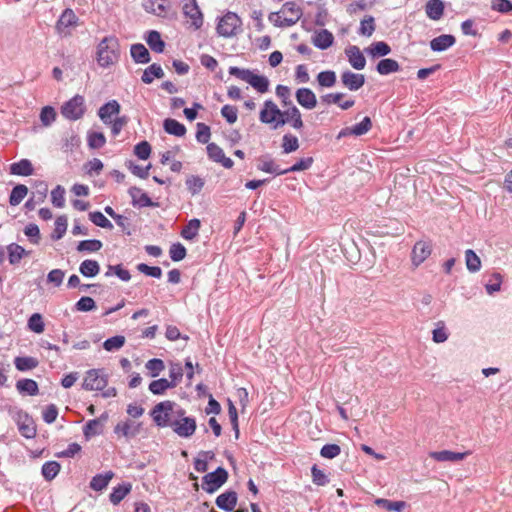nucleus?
Wrapping results in <instances>:
<instances>
[{"instance_id":"1","label":"nucleus","mask_w":512,"mask_h":512,"mask_svg":"<svg viewBox=\"0 0 512 512\" xmlns=\"http://www.w3.org/2000/svg\"><path fill=\"white\" fill-rule=\"evenodd\" d=\"M96 55L98 64L103 68L115 64L120 57L118 39L113 35L104 37L97 46Z\"/></svg>"},{"instance_id":"2","label":"nucleus","mask_w":512,"mask_h":512,"mask_svg":"<svg viewBox=\"0 0 512 512\" xmlns=\"http://www.w3.org/2000/svg\"><path fill=\"white\" fill-rule=\"evenodd\" d=\"M178 407L173 401H162L152 408L150 416L158 427H171Z\"/></svg>"},{"instance_id":"3","label":"nucleus","mask_w":512,"mask_h":512,"mask_svg":"<svg viewBox=\"0 0 512 512\" xmlns=\"http://www.w3.org/2000/svg\"><path fill=\"white\" fill-rule=\"evenodd\" d=\"M229 74L249 83L254 89H256L260 93H265L268 91V78L262 75H256L249 69H243L232 66L229 68Z\"/></svg>"},{"instance_id":"4","label":"nucleus","mask_w":512,"mask_h":512,"mask_svg":"<svg viewBox=\"0 0 512 512\" xmlns=\"http://www.w3.org/2000/svg\"><path fill=\"white\" fill-rule=\"evenodd\" d=\"M185 413L183 408H177L176 418L173 420L171 428L178 436L189 438L195 433L197 425L196 420L193 417L185 416Z\"/></svg>"},{"instance_id":"5","label":"nucleus","mask_w":512,"mask_h":512,"mask_svg":"<svg viewBox=\"0 0 512 512\" xmlns=\"http://www.w3.org/2000/svg\"><path fill=\"white\" fill-rule=\"evenodd\" d=\"M242 20L234 12H227L223 17L220 18L216 30L217 33L225 38H230L238 33L241 29Z\"/></svg>"},{"instance_id":"6","label":"nucleus","mask_w":512,"mask_h":512,"mask_svg":"<svg viewBox=\"0 0 512 512\" xmlns=\"http://www.w3.org/2000/svg\"><path fill=\"white\" fill-rule=\"evenodd\" d=\"M78 25V16L72 9L66 8L57 20L55 30L60 37L66 38L72 35L73 29L76 28Z\"/></svg>"},{"instance_id":"7","label":"nucleus","mask_w":512,"mask_h":512,"mask_svg":"<svg viewBox=\"0 0 512 512\" xmlns=\"http://www.w3.org/2000/svg\"><path fill=\"white\" fill-rule=\"evenodd\" d=\"M85 111L86 107L84 97L78 94L65 102L61 107L63 117L72 121L82 118Z\"/></svg>"},{"instance_id":"8","label":"nucleus","mask_w":512,"mask_h":512,"mask_svg":"<svg viewBox=\"0 0 512 512\" xmlns=\"http://www.w3.org/2000/svg\"><path fill=\"white\" fill-rule=\"evenodd\" d=\"M108 383L107 375L101 369H90L86 372L82 388L87 391H102Z\"/></svg>"},{"instance_id":"9","label":"nucleus","mask_w":512,"mask_h":512,"mask_svg":"<svg viewBox=\"0 0 512 512\" xmlns=\"http://www.w3.org/2000/svg\"><path fill=\"white\" fill-rule=\"evenodd\" d=\"M228 479V472L223 467H218L215 471L206 474L202 478V488L207 493H214Z\"/></svg>"},{"instance_id":"10","label":"nucleus","mask_w":512,"mask_h":512,"mask_svg":"<svg viewBox=\"0 0 512 512\" xmlns=\"http://www.w3.org/2000/svg\"><path fill=\"white\" fill-rule=\"evenodd\" d=\"M287 123L291 124V126L296 130H300L304 126L301 112L293 104L290 105L287 110L283 111L282 117L277 120L273 127L277 129L278 127H281Z\"/></svg>"},{"instance_id":"11","label":"nucleus","mask_w":512,"mask_h":512,"mask_svg":"<svg viewBox=\"0 0 512 512\" xmlns=\"http://www.w3.org/2000/svg\"><path fill=\"white\" fill-rule=\"evenodd\" d=\"M182 10L184 16L191 20V25L195 29H199L203 25V14L196 0H184Z\"/></svg>"},{"instance_id":"12","label":"nucleus","mask_w":512,"mask_h":512,"mask_svg":"<svg viewBox=\"0 0 512 512\" xmlns=\"http://www.w3.org/2000/svg\"><path fill=\"white\" fill-rule=\"evenodd\" d=\"M282 113L283 111H281L272 100H266L259 118L262 123L275 124L277 120L282 117Z\"/></svg>"},{"instance_id":"13","label":"nucleus","mask_w":512,"mask_h":512,"mask_svg":"<svg viewBox=\"0 0 512 512\" xmlns=\"http://www.w3.org/2000/svg\"><path fill=\"white\" fill-rule=\"evenodd\" d=\"M432 252V245L426 241H418L415 243L412 253L411 260L414 266H419L423 263Z\"/></svg>"},{"instance_id":"14","label":"nucleus","mask_w":512,"mask_h":512,"mask_svg":"<svg viewBox=\"0 0 512 512\" xmlns=\"http://www.w3.org/2000/svg\"><path fill=\"white\" fill-rule=\"evenodd\" d=\"M141 428L140 423H136L130 419L121 421L114 427V433L118 437H125L127 439L133 438L139 434Z\"/></svg>"},{"instance_id":"15","label":"nucleus","mask_w":512,"mask_h":512,"mask_svg":"<svg viewBox=\"0 0 512 512\" xmlns=\"http://www.w3.org/2000/svg\"><path fill=\"white\" fill-rule=\"evenodd\" d=\"M207 154L210 160L220 163L226 169L233 167L234 162L229 157H226L223 149L215 143H208Z\"/></svg>"},{"instance_id":"16","label":"nucleus","mask_w":512,"mask_h":512,"mask_svg":"<svg viewBox=\"0 0 512 512\" xmlns=\"http://www.w3.org/2000/svg\"><path fill=\"white\" fill-rule=\"evenodd\" d=\"M143 8L148 13L164 17L170 10L171 4L170 0H145L143 2Z\"/></svg>"},{"instance_id":"17","label":"nucleus","mask_w":512,"mask_h":512,"mask_svg":"<svg viewBox=\"0 0 512 512\" xmlns=\"http://www.w3.org/2000/svg\"><path fill=\"white\" fill-rule=\"evenodd\" d=\"M128 193L132 198L131 203L134 207L143 208L158 206V203L153 202L147 193L143 192L142 189L138 187H130Z\"/></svg>"},{"instance_id":"18","label":"nucleus","mask_w":512,"mask_h":512,"mask_svg":"<svg viewBox=\"0 0 512 512\" xmlns=\"http://www.w3.org/2000/svg\"><path fill=\"white\" fill-rule=\"evenodd\" d=\"M108 419L107 413H103L99 418L89 420L83 427V434L86 440L91 439L103 432V422Z\"/></svg>"},{"instance_id":"19","label":"nucleus","mask_w":512,"mask_h":512,"mask_svg":"<svg viewBox=\"0 0 512 512\" xmlns=\"http://www.w3.org/2000/svg\"><path fill=\"white\" fill-rule=\"evenodd\" d=\"M296 100L303 108L312 110L317 105L315 93L309 88H299L295 93Z\"/></svg>"},{"instance_id":"20","label":"nucleus","mask_w":512,"mask_h":512,"mask_svg":"<svg viewBox=\"0 0 512 512\" xmlns=\"http://www.w3.org/2000/svg\"><path fill=\"white\" fill-rule=\"evenodd\" d=\"M341 81L343 85L349 90L357 91L364 85L365 77L363 74H358L347 70L341 74Z\"/></svg>"},{"instance_id":"21","label":"nucleus","mask_w":512,"mask_h":512,"mask_svg":"<svg viewBox=\"0 0 512 512\" xmlns=\"http://www.w3.org/2000/svg\"><path fill=\"white\" fill-rule=\"evenodd\" d=\"M468 455V452H453L449 450L433 451L429 456L439 462H458L463 460Z\"/></svg>"},{"instance_id":"22","label":"nucleus","mask_w":512,"mask_h":512,"mask_svg":"<svg viewBox=\"0 0 512 512\" xmlns=\"http://www.w3.org/2000/svg\"><path fill=\"white\" fill-rule=\"evenodd\" d=\"M237 493L235 491H226L216 498V505L226 512L233 511L237 504Z\"/></svg>"},{"instance_id":"23","label":"nucleus","mask_w":512,"mask_h":512,"mask_svg":"<svg viewBox=\"0 0 512 512\" xmlns=\"http://www.w3.org/2000/svg\"><path fill=\"white\" fill-rule=\"evenodd\" d=\"M346 56L351 66L356 70H362L365 68L366 59L357 46H349L345 50Z\"/></svg>"},{"instance_id":"24","label":"nucleus","mask_w":512,"mask_h":512,"mask_svg":"<svg viewBox=\"0 0 512 512\" xmlns=\"http://www.w3.org/2000/svg\"><path fill=\"white\" fill-rule=\"evenodd\" d=\"M258 170L270 173L274 175H284L286 174L285 169H281L279 165L275 163L273 159L270 158V156H262L258 159Z\"/></svg>"},{"instance_id":"25","label":"nucleus","mask_w":512,"mask_h":512,"mask_svg":"<svg viewBox=\"0 0 512 512\" xmlns=\"http://www.w3.org/2000/svg\"><path fill=\"white\" fill-rule=\"evenodd\" d=\"M120 112V104L116 100H111L100 107L98 116L105 124L111 123V116Z\"/></svg>"},{"instance_id":"26","label":"nucleus","mask_w":512,"mask_h":512,"mask_svg":"<svg viewBox=\"0 0 512 512\" xmlns=\"http://www.w3.org/2000/svg\"><path fill=\"white\" fill-rule=\"evenodd\" d=\"M456 42L453 35L443 34L430 41V48L435 52L445 51Z\"/></svg>"},{"instance_id":"27","label":"nucleus","mask_w":512,"mask_h":512,"mask_svg":"<svg viewBox=\"0 0 512 512\" xmlns=\"http://www.w3.org/2000/svg\"><path fill=\"white\" fill-rule=\"evenodd\" d=\"M425 12L431 20H440L444 14V3L441 0H428L425 5Z\"/></svg>"},{"instance_id":"28","label":"nucleus","mask_w":512,"mask_h":512,"mask_svg":"<svg viewBox=\"0 0 512 512\" xmlns=\"http://www.w3.org/2000/svg\"><path fill=\"white\" fill-rule=\"evenodd\" d=\"M6 251L8 254V260L11 265L19 264L21 259L24 256H28L30 254L29 251L25 250L22 246L11 243L6 247Z\"/></svg>"},{"instance_id":"29","label":"nucleus","mask_w":512,"mask_h":512,"mask_svg":"<svg viewBox=\"0 0 512 512\" xmlns=\"http://www.w3.org/2000/svg\"><path fill=\"white\" fill-rule=\"evenodd\" d=\"M16 389L22 395L35 396L39 393V387L33 379H20L16 382Z\"/></svg>"},{"instance_id":"30","label":"nucleus","mask_w":512,"mask_h":512,"mask_svg":"<svg viewBox=\"0 0 512 512\" xmlns=\"http://www.w3.org/2000/svg\"><path fill=\"white\" fill-rule=\"evenodd\" d=\"M334 41L333 34L327 29L320 30L313 37V44L321 50L329 48Z\"/></svg>"},{"instance_id":"31","label":"nucleus","mask_w":512,"mask_h":512,"mask_svg":"<svg viewBox=\"0 0 512 512\" xmlns=\"http://www.w3.org/2000/svg\"><path fill=\"white\" fill-rule=\"evenodd\" d=\"M33 171L32 163L28 159H22L12 163L10 166V173L13 175L30 176L33 174Z\"/></svg>"},{"instance_id":"32","label":"nucleus","mask_w":512,"mask_h":512,"mask_svg":"<svg viewBox=\"0 0 512 512\" xmlns=\"http://www.w3.org/2000/svg\"><path fill=\"white\" fill-rule=\"evenodd\" d=\"M163 128L166 133L177 137H182L186 134V127L179 121L172 118L164 120Z\"/></svg>"},{"instance_id":"33","label":"nucleus","mask_w":512,"mask_h":512,"mask_svg":"<svg viewBox=\"0 0 512 512\" xmlns=\"http://www.w3.org/2000/svg\"><path fill=\"white\" fill-rule=\"evenodd\" d=\"M130 53L136 63L146 64L150 61L149 51L141 43L133 44Z\"/></svg>"},{"instance_id":"34","label":"nucleus","mask_w":512,"mask_h":512,"mask_svg":"<svg viewBox=\"0 0 512 512\" xmlns=\"http://www.w3.org/2000/svg\"><path fill=\"white\" fill-rule=\"evenodd\" d=\"M145 39L152 51L156 53H162L164 51L165 42L162 40L158 31L150 30Z\"/></svg>"},{"instance_id":"35","label":"nucleus","mask_w":512,"mask_h":512,"mask_svg":"<svg viewBox=\"0 0 512 512\" xmlns=\"http://www.w3.org/2000/svg\"><path fill=\"white\" fill-rule=\"evenodd\" d=\"M14 365L17 370L25 372L35 369L39 365V361L31 356H19L14 359Z\"/></svg>"},{"instance_id":"36","label":"nucleus","mask_w":512,"mask_h":512,"mask_svg":"<svg viewBox=\"0 0 512 512\" xmlns=\"http://www.w3.org/2000/svg\"><path fill=\"white\" fill-rule=\"evenodd\" d=\"M377 72L381 75H388L390 73H394L400 70L399 63L391 58H385L378 62L377 64Z\"/></svg>"},{"instance_id":"37","label":"nucleus","mask_w":512,"mask_h":512,"mask_svg":"<svg viewBox=\"0 0 512 512\" xmlns=\"http://www.w3.org/2000/svg\"><path fill=\"white\" fill-rule=\"evenodd\" d=\"M164 76V71L159 64L153 63L149 67H147L141 77V80L145 84H150L153 82L154 78H162Z\"/></svg>"},{"instance_id":"38","label":"nucleus","mask_w":512,"mask_h":512,"mask_svg":"<svg viewBox=\"0 0 512 512\" xmlns=\"http://www.w3.org/2000/svg\"><path fill=\"white\" fill-rule=\"evenodd\" d=\"M79 271L85 277H95L100 272V265L96 260L86 259L80 264Z\"/></svg>"},{"instance_id":"39","label":"nucleus","mask_w":512,"mask_h":512,"mask_svg":"<svg viewBox=\"0 0 512 512\" xmlns=\"http://www.w3.org/2000/svg\"><path fill=\"white\" fill-rule=\"evenodd\" d=\"M200 225L201 223L199 219H191L181 230V237L186 240L194 239L198 235Z\"/></svg>"},{"instance_id":"40","label":"nucleus","mask_w":512,"mask_h":512,"mask_svg":"<svg viewBox=\"0 0 512 512\" xmlns=\"http://www.w3.org/2000/svg\"><path fill=\"white\" fill-rule=\"evenodd\" d=\"M61 465L57 461H48L42 465L41 473L46 481H52L60 472Z\"/></svg>"},{"instance_id":"41","label":"nucleus","mask_w":512,"mask_h":512,"mask_svg":"<svg viewBox=\"0 0 512 512\" xmlns=\"http://www.w3.org/2000/svg\"><path fill=\"white\" fill-rule=\"evenodd\" d=\"M113 473L111 471L105 473V474H97L95 475L91 482H90V487L94 490V491H101L103 490L104 488H106L110 482V480L112 479L113 477Z\"/></svg>"},{"instance_id":"42","label":"nucleus","mask_w":512,"mask_h":512,"mask_svg":"<svg viewBox=\"0 0 512 512\" xmlns=\"http://www.w3.org/2000/svg\"><path fill=\"white\" fill-rule=\"evenodd\" d=\"M173 388V383H169L166 378H160L149 384V391L154 395H164L168 389Z\"/></svg>"},{"instance_id":"43","label":"nucleus","mask_w":512,"mask_h":512,"mask_svg":"<svg viewBox=\"0 0 512 512\" xmlns=\"http://www.w3.org/2000/svg\"><path fill=\"white\" fill-rule=\"evenodd\" d=\"M28 194V188L23 184L16 185L9 197V203L11 206L19 205Z\"/></svg>"},{"instance_id":"44","label":"nucleus","mask_w":512,"mask_h":512,"mask_svg":"<svg viewBox=\"0 0 512 512\" xmlns=\"http://www.w3.org/2000/svg\"><path fill=\"white\" fill-rule=\"evenodd\" d=\"M18 429L20 434L27 439L34 438L36 435V427L28 415H25L23 422L18 423Z\"/></svg>"},{"instance_id":"45","label":"nucleus","mask_w":512,"mask_h":512,"mask_svg":"<svg viewBox=\"0 0 512 512\" xmlns=\"http://www.w3.org/2000/svg\"><path fill=\"white\" fill-rule=\"evenodd\" d=\"M336 81V73L332 70L322 71L317 75V82L321 87L331 88L335 86Z\"/></svg>"},{"instance_id":"46","label":"nucleus","mask_w":512,"mask_h":512,"mask_svg":"<svg viewBox=\"0 0 512 512\" xmlns=\"http://www.w3.org/2000/svg\"><path fill=\"white\" fill-rule=\"evenodd\" d=\"M465 261H466L467 269L470 272L475 273L480 270L481 260L472 249H467L465 251Z\"/></svg>"},{"instance_id":"47","label":"nucleus","mask_w":512,"mask_h":512,"mask_svg":"<svg viewBox=\"0 0 512 512\" xmlns=\"http://www.w3.org/2000/svg\"><path fill=\"white\" fill-rule=\"evenodd\" d=\"M375 504L379 507H382L388 511H396L401 512L406 507V502L404 501H390L388 499L378 498L375 500Z\"/></svg>"},{"instance_id":"48","label":"nucleus","mask_w":512,"mask_h":512,"mask_svg":"<svg viewBox=\"0 0 512 512\" xmlns=\"http://www.w3.org/2000/svg\"><path fill=\"white\" fill-rule=\"evenodd\" d=\"M67 217L65 215L58 216L55 220V228L51 234L53 240L61 239L67 230Z\"/></svg>"},{"instance_id":"49","label":"nucleus","mask_w":512,"mask_h":512,"mask_svg":"<svg viewBox=\"0 0 512 512\" xmlns=\"http://www.w3.org/2000/svg\"><path fill=\"white\" fill-rule=\"evenodd\" d=\"M130 490H131V485L130 484L118 485L111 492V494L109 496L110 501L114 505L119 504L125 498V496L130 492Z\"/></svg>"},{"instance_id":"50","label":"nucleus","mask_w":512,"mask_h":512,"mask_svg":"<svg viewBox=\"0 0 512 512\" xmlns=\"http://www.w3.org/2000/svg\"><path fill=\"white\" fill-rule=\"evenodd\" d=\"M280 12H272L269 14L268 19L276 27H290L297 23V18L288 19V17L282 18Z\"/></svg>"},{"instance_id":"51","label":"nucleus","mask_w":512,"mask_h":512,"mask_svg":"<svg viewBox=\"0 0 512 512\" xmlns=\"http://www.w3.org/2000/svg\"><path fill=\"white\" fill-rule=\"evenodd\" d=\"M367 52L373 57L386 56L391 52V48L386 42L379 41L371 44Z\"/></svg>"},{"instance_id":"52","label":"nucleus","mask_w":512,"mask_h":512,"mask_svg":"<svg viewBox=\"0 0 512 512\" xmlns=\"http://www.w3.org/2000/svg\"><path fill=\"white\" fill-rule=\"evenodd\" d=\"M103 244L100 240L90 239L80 241L77 245V251L79 252H97L102 248Z\"/></svg>"},{"instance_id":"53","label":"nucleus","mask_w":512,"mask_h":512,"mask_svg":"<svg viewBox=\"0 0 512 512\" xmlns=\"http://www.w3.org/2000/svg\"><path fill=\"white\" fill-rule=\"evenodd\" d=\"M281 12L283 14H290L288 19H295L297 21L301 18L303 12L300 6H298L294 1L285 2L282 6Z\"/></svg>"},{"instance_id":"54","label":"nucleus","mask_w":512,"mask_h":512,"mask_svg":"<svg viewBox=\"0 0 512 512\" xmlns=\"http://www.w3.org/2000/svg\"><path fill=\"white\" fill-rule=\"evenodd\" d=\"M125 344V337L122 335H116L108 338L103 343V348L106 351L112 352L121 349Z\"/></svg>"},{"instance_id":"55","label":"nucleus","mask_w":512,"mask_h":512,"mask_svg":"<svg viewBox=\"0 0 512 512\" xmlns=\"http://www.w3.org/2000/svg\"><path fill=\"white\" fill-rule=\"evenodd\" d=\"M89 219L92 223L101 228L109 230L113 228L111 221L108 220L100 211L90 212Z\"/></svg>"},{"instance_id":"56","label":"nucleus","mask_w":512,"mask_h":512,"mask_svg":"<svg viewBox=\"0 0 512 512\" xmlns=\"http://www.w3.org/2000/svg\"><path fill=\"white\" fill-rule=\"evenodd\" d=\"M87 142L91 149H99L105 145L106 138L102 132H89Z\"/></svg>"},{"instance_id":"57","label":"nucleus","mask_w":512,"mask_h":512,"mask_svg":"<svg viewBox=\"0 0 512 512\" xmlns=\"http://www.w3.org/2000/svg\"><path fill=\"white\" fill-rule=\"evenodd\" d=\"M283 152L289 154L299 148L298 138L292 134H285L282 138Z\"/></svg>"},{"instance_id":"58","label":"nucleus","mask_w":512,"mask_h":512,"mask_svg":"<svg viewBox=\"0 0 512 512\" xmlns=\"http://www.w3.org/2000/svg\"><path fill=\"white\" fill-rule=\"evenodd\" d=\"M145 368L149 371L151 377H157L165 369V364L163 360L153 358L146 362Z\"/></svg>"},{"instance_id":"59","label":"nucleus","mask_w":512,"mask_h":512,"mask_svg":"<svg viewBox=\"0 0 512 512\" xmlns=\"http://www.w3.org/2000/svg\"><path fill=\"white\" fill-rule=\"evenodd\" d=\"M183 377V368L180 363H171L169 369V383H173V388H175Z\"/></svg>"},{"instance_id":"60","label":"nucleus","mask_w":512,"mask_h":512,"mask_svg":"<svg viewBox=\"0 0 512 512\" xmlns=\"http://www.w3.org/2000/svg\"><path fill=\"white\" fill-rule=\"evenodd\" d=\"M51 202L57 208H62L65 205V189L61 185H57L51 191Z\"/></svg>"},{"instance_id":"61","label":"nucleus","mask_w":512,"mask_h":512,"mask_svg":"<svg viewBox=\"0 0 512 512\" xmlns=\"http://www.w3.org/2000/svg\"><path fill=\"white\" fill-rule=\"evenodd\" d=\"M56 111L51 106H45L40 112V120L43 126L48 127L56 120Z\"/></svg>"},{"instance_id":"62","label":"nucleus","mask_w":512,"mask_h":512,"mask_svg":"<svg viewBox=\"0 0 512 512\" xmlns=\"http://www.w3.org/2000/svg\"><path fill=\"white\" fill-rule=\"evenodd\" d=\"M187 251L181 243H173L169 249V255L172 261L178 262L186 257Z\"/></svg>"},{"instance_id":"63","label":"nucleus","mask_w":512,"mask_h":512,"mask_svg":"<svg viewBox=\"0 0 512 512\" xmlns=\"http://www.w3.org/2000/svg\"><path fill=\"white\" fill-rule=\"evenodd\" d=\"M28 328L35 333H42L45 329L41 314L34 313L28 319Z\"/></svg>"},{"instance_id":"64","label":"nucleus","mask_w":512,"mask_h":512,"mask_svg":"<svg viewBox=\"0 0 512 512\" xmlns=\"http://www.w3.org/2000/svg\"><path fill=\"white\" fill-rule=\"evenodd\" d=\"M351 127V132L353 133L354 136H362L369 132V130L372 128V121L370 117L366 116L360 123H357Z\"/></svg>"}]
</instances>
